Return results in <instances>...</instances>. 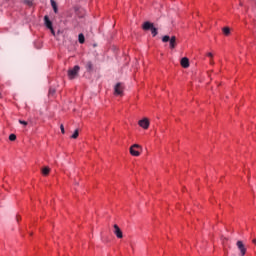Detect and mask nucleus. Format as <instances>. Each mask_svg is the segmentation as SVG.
Here are the masks:
<instances>
[{"label": "nucleus", "mask_w": 256, "mask_h": 256, "mask_svg": "<svg viewBox=\"0 0 256 256\" xmlns=\"http://www.w3.org/2000/svg\"><path fill=\"white\" fill-rule=\"evenodd\" d=\"M254 245H256V239L253 240Z\"/></svg>", "instance_id": "obj_24"}, {"label": "nucleus", "mask_w": 256, "mask_h": 256, "mask_svg": "<svg viewBox=\"0 0 256 256\" xmlns=\"http://www.w3.org/2000/svg\"><path fill=\"white\" fill-rule=\"evenodd\" d=\"M80 69H81V67H79V65H76L73 68H70L68 70V78L75 79V77H77V75H79Z\"/></svg>", "instance_id": "obj_3"}, {"label": "nucleus", "mask_w": 256, "mask_h": 256, "mask_svg": "<svg viewBox=\"0 0 256 256\" xmlns=\"http://www.w3.org/2000/svg\"><path fill=\"white\" fill-rule=\"evenodd\" d=\"M141 145L139 144H134L130 147V154L133 156V157H139V155H141Z\"/></svg>", "instance_id": "obj_4"}, {"label": "nucleus", "mask_w": 256, "mask_h": 256, "mask_svg": "<svg viewBox=\"0 0 256 256\" xmlns=\"http://www.w3.org/2000/svg\"><path fill=\"white\" fill-rule=\"evenodd\" d=\"M17 221H19V216L16 217Z\"/></svg>", "instance_id": "obj_26"}, {"label": "nucleus", "mask_w": 256, "mask_h": 256, "mask_svg": "<svg viewBox=\"0 0 256 256\" xmlns=\"http://www.w3.org/2000/svg\"><path fill=\"white\" fill-rule=\"evenodd\" d=\"M222 31L226 36H229L231 34V29L229 27H224Z\"/></svg>", "instance_id": "obj_15"}, {"label": "nucleus", "mask_w": 256, "mask_h": 256, "mask_svg": "<svg viewBox=\"0 0 256 256\" xmlns=\"http://www.w3.org/2000/svg\"><path fill=\"white\" fill-rule=\"evenodd\" d=\"M25 5H28V7H33V0H24Z\"/></svg>", "instance_id": "obj_17"}, {"label": "nucleus", "mask_w": 256, "mask_h": 256, "mask_svg": "<svg viewBox=\"0 0 256 256\" xmlns=\"http://www.w3.org/2000/svg\"><path fill=\"white\" fill-rule=\"evenodd\" d=\"M85 69L88 71V73H91L93 71V62L87 61L85 62Z\"/></svg>", "instance_id": "obj_11"}, {"label": "nucleus", "mask_w": 256, "mask_h": 256, "mask_svg": "<svg viewBox=\"0 0 256 256\" xmlns=\"http://www.w3.org/2000/svg\"><path fill=\"white\" fill-rule=\"evenodd\" d=\"M50 31H51L52 35H55V30L53 28L50 29Z\"/></svg>", "instance_id": "obj_23"}, {"label": "nucleus", "mask_w": 256, "mask_h": 256, "mask_svg": "<svg viewBox=\"0 0 256 256\" xmlns=\"http://www.w3.org/2000/svg\"><path fill=\"white\" fill-rule=\"evenodd\" d=\"M77 137H79V130H75V132L71 136V139H77Z\"/></svg>", "instance_id": "obj_18"}, {"label": "nucleus", "mask_w": 256, "mask_h": 256, "mask_svg": "<svg viewBox=\"0 0 256 256\" xmlns=\"http://www.w3.org/2000/svg\"><path fill=\"white\" fill-rule=\"evenodd\" d=\"M44 21H45V25L48 29H52L53 30V23L51 22V20H49V16H45L44 17Z\"/></svg>", "instance_id": "obj_10"}, {"label": "nucleus", "mask_w": 256, "mask_h": 256, "mask_svg": "<svg viewBox=\"0 0 256 256\" xmlns=\"http://www.w3.org/2000/svg\"><path fill=\"white\" fill-rule=\"evenodd\" d=\"M180 64L184 69H188V67H189V58H187V57L182 58L181 61H180Z\"/></svg>", "instance_id": "obj_9"}, {"label": "nucleus", "mask_w": 256, "mask_h": 256, "mask_svg": "<svg viewBox=\"0 0 256 256\" xmlns=\"http://www.w3.org/2000/svg\"><path fill=\"white\" fill-rule=\"evenodd\" d=\"M20 125H24V127H27L28 123L24 120H19Z\"/></svg>", "instance_id": "obj_20"}, {"label": "nucleus", "mask_w": 256, "mask_h": 256, "mask_svg": "<svg viewBox=\"0 0 256 256\" xmlns=\"http://www.w3.org/2000/svg\"><path fill=\"white\" fill-rule=\"evenodd\" d=\"M207 57H210L211 59H213V53L209 52V53L207 54Z\"/></svg>", "instance_id": "obj_22"}, {"label": "nucleus", "mask_w": 256, "mask_h": 256, "mask_svg": "<svg viewBox=\"0 0 256 256\" xmlns=\"http://www.w3.org/2000/svg\"><path fill=\"white\" fill-rule=\"evenodd\" d=\"M236 245L241 253V256H244L245 253H247V248H245L243 241H241V240L237 241Z\"/></svg>", "instance_id": "obj_6"}, {"label": "nucleus", "mask_w": 256, "mask_h": 256, "mask_svg": "<svg viewBox=\"0 0 256 256\" xmlns=\"http://www.w3.org/2000/svg\"><path fill=\"white\" fill-rule=\"evenodd\" d=\"M123 83L119 82L114 87V93L115 95H123Z\"/></svg>", "instance_id": "obj_5"}, {"label": "nucleus", "mask_w": 256, "mask_h": 256, "mask_svg": "<svg viewBox=\"0 0 256 256\" xmlns=\"http://www.w3.org/2000/svg\"><path fill=\"white\" fill-rule=\"evenodd\" d=\"M162 43H169V48L175 49V47H177V37L165 35L162 37Z\"/></svg>", "instance_id": "obj_1"}, {"label": "nucleus", "mask_w": 256, "mask_h": 256, "mask_svg": "<svg viewBox=\"0 0 256 256\" xmlns=\"http://www.w3.org/2000/svg\"><path fill=\"white\" fill-rule=\"evenodd\" d=\"M114 235H116L118 239H123V231H121V228H119L117 224L114 225Z\"/></svg>", "instance_id": "obj_7"}, {"label": "nucleus", "mask_w": 256, "mask_h": 256, "mask_svg": "<svg viewBox=\"0 0 256 256\" xmlns=\"http://www.w3.org/2000/svg\"><path fill=\"white\" fill-rule=\"evenodd\" d=\"M50 3H51L54 13H57V11H58L57 2H55V0H51Z\"/></svg>", "instance_id": "obj_14"}, {"label": "nucleus", "mask_w": 256, "mask_h": 256, "mask_svg": "<svg viewBox=\"0 0 256 256\" xmlns=\"http://www.w3.org/2000/svg\"><path fill=\"white\" fill-rule=\"evenodd\" d=\"M61 133L65 134V126L63 124L60 125Z\"/></svg>", "instance_id": "obj_21"}, {"label": "nucleus", "mask_w": 256, "mask_h": 256, "mask_svg": "<svg viewBox=\"0 0 256 256\" xmlns=\"http://www.w3.org/2000/svg\"><path fill=\"white\" fill-rule=\"evenodd\" d=\"M210 63H211V65H213V63H214L213 60H211Z\"/></svg>", "instance_id": "obj_25"}, {"label": "nucleus", "mask_w": 256, "mask_h": 256, "mask_svg": "<svg viewBox=\"0 0 256 256\" xmlns=\"http://www.w3.org/2000/svg\"><path fill=\"white\" fill-rule=\"evenodd\" d=\"M78 41L81 45H83V43H85V35H83V33H80L78 35Z\"/></svg>", "instance_id": "obj_12"}, {"label": "nucleus", "mask_w": 256, "mask_h": 256, "mask_svg": "<svg viewBox=\"0 0 256 256\" xmlns=\"http://www.w3.org/2000/svg\"><path fill=\"white\" fill-rule=\"evenodd\" d=\"M138 125L142 127V129H149V119L144 118L138 122Z\"/></svg>", "instance_id": "obj_8"}, {"label": "nucleus", "mask_w": 256, "mask_h": 256, "mask_svg": "<svg viewBox=\"0 0 256 256\" xmlns=\"http://www.w3.org/2000/svg\"><path fill=\"white\" fill-rule=\"evenodd\" d=\"M143 29H144V31H151V34L154 36V37H157V34H158V31H157V28H155L154 26H153V23H151V22H145L144 24H143Z\"/></svg>", "instance_id": "obj_2"}, {"label": "nucleus", "mask_w": 256, "mask_h": 256, "mask_svg": "<svg viewBox=\"0 0 256 256\" xmlns=\"http://www.w3.org/2000/svg\"><path fill=\"white\" fill-rule=\"evenodd\" d=\"M17 139V136L15 134H10L9 140L10 141H15Z\"/></svg>", "instance_id": "obj_19"}, {"label": "nucleus", "mask_w": 256, "mask_h": 256, "mask_svg": "<svg viewBox=\"0 0 256 256\" xmlns=\"http://www.w3.org/2000/svg\"><path fill=\"white\" fill-rule=\"evenodd\" d=\"M55 93H56L55 88H50L49 92H48V95H49V97H53L55 95Z\"/></svg>", "instance_id": "obj_16"}, {"label": "nucleus", "mask_w": 256, "mask_h": 256, "mask_svg": "<svg viewBox=\"0 0 256 256\" xmlns=\"http://www.w3.org/2000/svg\"><path fill=\"white\" fill-rule=\"evenodd\" d=\"M50 171H51V169L46 166V167L42 168V175L47 176V175H49Z\"/></svg>", "instance_id": "obj_13"}]
</instances>
